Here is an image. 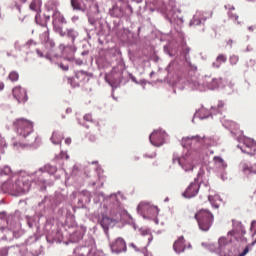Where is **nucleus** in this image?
I'll list each match as a JSON object with an SVG mask.
<instances>
[{
	"label": "nucleus",
	"instance_id": "2",
	"mask_svg": "<svg viewBox=\"0 0 256 256\" xmlns=\"http://www.w3.org/2000/svg\"><path fill=\"white\" fill-rule=\"evenodd\" d=\"M2 189L8 191L13 195H23L31 189V184L25 180L23 177H18L17 179H8L4 184H2Z\"/></svg>",
	"mask_w": 256,
	"mask_h": 256
},
{
	"label": "nucleus",
	"instance_id": "21",
	"mask_svg": "<svg viewBox=\"0 0 256 256\" xmlns=\"http://www.w3.org/2000/svg\"><path fill=\"white\" fill-rule=\"evenodd\" d=\"M51 141L54 145H61V141H63V134L60 132H53Z\"/></svg>",
	"mask_w": 256,
	"mask_h": 256
},
{
	"label": "nucleus",
	"instance_id": "36",
	"mask_svg": "<svg viewBox=\"0 0 256 256\" xmlns=\"http://www.w3.org/2000/svg\"><path fill=\"white\" fill-rule=\"evenodd\" d=\"M57 33H59L60 37H65L67 35V32L63 31V28L61 27L57 29Z\"/></svg>",
	"mask_w": 256,
	"mask_h": 256
},
{
	"label": "nucleus",
	"instance_id": "5",
	"mask_svg": "<svg viewBox=\"0 0 256 256\" xmlns=\"http://www.w3.org/2000/svg\"><path fill=\"white\" fill-rule=\"evenodd\" d=\"M173 249L175 253L181 254L185 253L186 249H191V244L185 241L183 236H180L173 244Z\"/></svg>",
	"mask_w": 256,
	"mask_h": 256
},
{
	"label": "nucleus",
	"instance_id": "1",
	"mask_svg": "<svg viewBox=\"0 0 256 256\" xmlns=\"http://www.w3.org/2000/svg\"><path fill=\"white\" fill-rule=\"evenodd\" d=\"M14 127L17 136L12 139V147L14 149H24V147H31L37 143V133L33 131V122L19 118L14 121Z\"/></svg>",
	"mask_w": 256,
	"mask_h": 256
},
{
	"label": "nucleus",
	"instance_id": "17",
	"mask_svg": "<svg viewBox=\"0 0 256 256\" xmlns=\"http://www.w3.org/2000/svg\"><path fill=\"white\" fill-rule=\"evenodd\" d=\"M112 223L113 219L109 218L108 216H103L102 220L100 221V225L104 231H109V227H111Z\"/></svg>",
	"mask_w": 256,
	"mask_h": 256
},
{
	"label": "nucleus",
	"instance_id": "3",
	"mask_svg": "<svg viewBox=\"0 0 256 256\" xmlns=\"http://www.w3.org/2000/svg\"><path fill=\"white\" fill-rule=\"evenodd\" d=\"M194 217L198 223L200 231H209L213 226V221H215L213 213L206 209L199 210Z\"/></svg>",
	"mask_w": 256,
	"mask_h": 256
},
{
	"label": "nucleus",
	"instance_id": "44",
	"mask_svg": "<svg viewBox=\"0 0 256 256\" xmlns=\"http://www.w3.org/2000/svg\"><path fill=\"white\" fill-rule=\"evenodd\" d=\"M214 209H219V203H217L216 201H214Z\"/></svg>",
	"mask_w": 256,
	"mask_h": 256
},
{
	"label": "nucleus",
	"instance_id": "45",
	"mask_svg": "<svg viewBox=\"0 0 256 256\" xmlns=\"http://www.w3.org/2000/svg\"><path fill=\"white\" fill-rule=\"evenodd\" d=\"M136 161H139V157L135 156L134 158H132V162L135 163Z\"/></svg>",
	"mask_w": 256,
	"mask_h": 256
},
{
	"label": "nucleus",
	"instance_id": "51",
	"mask_svg": "<svg viewBox=\"0 0 256 256\" xmlns=\"http://www.w3.org/2000/svg\"><path fill=\"white\" fill-rule=\"evenodd\" d=\"M63 69H64V71H68L69 67H64Z\"/></svg>",
	"mask_w": 256,
	"mask_h": 256
},
{
	"label": "nucleus",
	"instance_id": "32",
	"mask_svg": "<svg viewBox=\"0 0 256 256\" xmlns=\"http://www.w3.org/2000/svg\"><path fill=\"white\" fill-rule=\"evenodd\" d=\"M230 63H231V65H237V63H239V56L232 55L230 57Z\"/></svg>",
	"mask_w": 256,
	"mask_h": 256
},
{
	"label": "nucleus",
	"instance_id": "4",
	"mask_svg": "<svg viewBox=\"0 0 256 256\" xmlns=\"http://www.w3.org/2000/svg\"><path fill=\"white\" fill-rule=\"evenodd\" d=\"M149 139L154 147H161L165 143V132L163 130H155L151 133Z\"/></svg>",
	"mask_w": 256,
	"mask_h": 256
},
{
	"label": "nucleus",
	"instance_id": "56",
	"mask_svg": "<svg viewBox=\"0 0 256 256\" xmlns=\"http://www.w3.org/2000/svg\"><path fill=\"white\" fill-rule=\"evenodd\" d=\"M93 185H97V183L94 182Z\"/></svg>",
	"mask_w": 256,
	"mask_h": 256
},
{
	"label": "nucleus",
	"instance_id": "37",
	"mask_svg": "<svg viewBox=\"0 0 256 256\" xmlns=\"http://www.w3.org/2000/svg\"><path fill=\"white\" fill-rule=\"evenodd\" d=\"M251 231H253L254 235H256V220H253L251 223Z\"/></svg>",
	"mask_w": 256,
	"mask_h": 256
},
{
	"label": "nucleus",
	"instance_id": "18",
	"mask_svg": "<svg viewBox=\"0 0 256 256\" xmlns=\"http://www.w3.org/2000/svg\"><path fill=\"white\" fill-rule=\"evenodd\" d=\"M52 18L53 23H61L62 25L67 23V20H65V16H63V14H61V12L59 11H55Z\"/></svg>",
	"mask_w": 256,
	"mask_h": 256
},
{
	"label": "nucleus",
	"instance_id": "25",
	"mask_svg": "<svg viewBox=\"0 0 256 256\" xmlns=\"http://www.w3.org/2000/svg\"><path fill=\"white\" fill-rule=\"evenodd\" d=\"M8 79L9 81H11L12 83H16V81H19V72L17 71H11L8 75Z\"/></svg>",
	"mask_w": 256,
	"mask_h": 256
},
{
	"label": "nucleus",
	"instance_id": "54",
	"mask_svg": "<svg viewBox=\"0 0 256 256\" xmlns=\"http://www.w3.org/2000/svg\"><path fill=\"white\" fill-rule=\"evenodd\" d=\"M53 45H55L54 43H51V47H53Z\"/></svg>",
	"mask_w": 256,
	"mask_h": 256
},
{
	"label": "nucleus",
	"instance_id": "57",
	"mask_svg": "<svg viewBox=\"0 0 256 256\" xmlns=\"http://www.w3.org/2000/svg\"><path fill=\"white\" fill-rule=\"evenodd\" d=\"M25 1H27V0H23V3H25Z\"/></svg>",
	"mask_w": 256,
	"mask_h": 256
},
{
	"label": "nucleus",
	"instance_id": "49",
	"mask_svg": "<svg viewBox=\"0 0 256 256\" xmlns=\"http://www.w3.org/2000/svg\"><path fill=\"white\" fill-rule=\"evenodd\" d=\"M127 9L130 11V13H133V8H131V6H128Z\"/></svg>",
	"mask_w": 256,
	"mask_h": 256
},
{
	"label": "nucleus",
	"instance_id": "34",
	"mask_svg": "<svg viewBox=\"0 0 256 256\" xmlns=\"http://www.w3.org/2000/svg\"><path fill=\"white\" fill-rule=\"evenodd\" d=\"M88 140L90 143H95V141H97V136L94 134H88Z\"/></svg>",
	"mask_w": 256,
	"mask_h": 256
},
{
	"label": "nucleus",
	"instance_id": "40",
	"mask_svg": "<svg viewBox=\"0 0 256 256\" xmlns=\"http://www.w3.org/2000/svg\"><path fill=\"white\" fill-rule=\"evenodd\" d=\"M36 53H37V55H39L40 57H44L43 52H41V50L37 49V50H36Z\"/></svg>",
	"mask_w": 256,
	"mask_h": 256
},
{
	"label": "nucleus",
	"instance_id": "12",
	"mask_svg": "<svg viewBox=\"0 0 256 256\" xmlns=\"http://www.w3.org/2000/svg\"><path fill=\"white\" fill-rule=\"evenodd\" d=\"M30 9L31 11H35V21L36 23H39V18L41 17V15H39V13H41V3H39V0H33L30 3Z\"/></svg>",
	"mask_w": 256,
	"mask_h": 256
},
{
	"label": "nucleus",
	"instance_id": "22",
	"mask_svg": "<svg viewBox=\"0 0 256 256\" xmlns=\"http://www.w3.org/2000/svg\"><path fill=\"white\" fill-rule=\"evenodd\" d=\"M112 13L117 18L126 17L125 10L121 7H114Z\"/></svg>",
	"mask_w": 256,
	"mask_h": 256
},
{
	"label": "nucleus",
	"instance_id": "24",
	"mask_svg": "<svg viewBox=\"0 0 256 256\" xmlns=\"http://www.w3.org/2000/svg\"><path fill=\"white\" fill-rule=\"evenodd\" d=\"M148 215H152V217H157L159 215V209L155 206H146Z\"/></svg>",
	"mask_w": 256,
	"mask_h": 256
},
{
	"label": "nucleus",
	"instance_id": "15",
	"mask_svg": "<svg viewBox=\"0 0 256 256\" xmlns=\"http://www.w3.org/2000/svg\"><path fill=\"white\" fill-rule=\"evenodd\" d=\"M207 87L208 89H219V85L223 83V79L221 78H214L211 79L210 81H207Z\"/></svg>",
	"mask_w": 256,
	"mask_h": 256
},
{
	"label": "nucleus",
	"instance_id": "31",
	"mask_svg": "<svg viewBox=\"0 0 256 256\" xmlns=\"http://www.w3.org/2000/svg\"><path fill=\"white\" fill-rule=\"evenodd\" d=\"M227 243H229V241L225 237H221L218 240V245H219L220 249H223V247H225L227 245Z\"/></svg>",
	"mask_w": 256,
	"mask_h": 256
},
{
	"label": "nucleus",
	"instance_id": "53",
	"mask_svg": "<svg viewBox=\"0 0 256 256\" xmlns=\"http://www.w3.org/2000/svg\"><path fill=\"white\" fill-rule=\"evenodd\" d=\"M247 1H250V2H255L256 0H247Z\"/></svg>",
	"mask_w": 256,
	"mask_h": 256
},
{
	"label": "nucleus",
	"instance_id": "14",
	"mask_svg": "<svg viewBox=\"0 0 256 256\" xmlns=\"http://www.w3.org/2000/svg\"><path fill=\"white\" fill-rule=\"evenodd\" d=\"M41 43H49V28L47 24L42 25V33L40 34Z\"/></svg>",
	"mask_w": 256,
	"mask_h": 256
},
{
	"label": "nucleus",
	"instance_id": "7",
	"mask_svg": "<svg viewBox=\"0 0 256 256\" xmlns=\"http://www.w3.org/2000/svg\"><path fill=\"white\" fill-rule=\"evenodd\" d=\"M243 153L247 155H255L256 153V142L251 138H245L242 146Z\"/></svg>",
	"mask_w": 256,
	"mask_h": 256
},
{
	"label": "nucleus",
	"instance_id": "46",
	"mask_svg": "<svg viewBox=\"0 0 256 256\" xmlns=\"http://www.w3.org/2000/svg\"><path fill=\"white\" fill-rule=\"evenodd\" d=\"M209 17H213V12H209V13L207 14V16H206V19H207V18L209 19Z\"/></svg>",
	"mask_w": 256,
	"mask_h": 256
},
{
	"label": "nucleus",
	"instance_id": "28",
	"mask_svg": "<svg viewBox=\"0 0 256 256\" xmlns=\"http://www.w3.org/2000/svg\"><path fill=\"white\" fill-rule=\"evenodd\" d=\"M44 170L47 173H50V175H55V173H57V167L49 165V164L44 166Z\"/></svg>",
	"mask_w": 256,
	"mask_h": 256
},
{
	"label": "nucleus",
	"instance_id": "23",
	"mask_svg": "<svg viewBox=\"0 0 256 256\" xmlns=\"http://www.w3.org/2000/svg\"><path fill=\"white\" fill-rule=\"evenodd\" d=\"M214 162L220 169H227V163L225 162V160H223V158L215 156Z\"/></svg>",
	"mask_w": 256,
	"mask_h": 256
},
{
	"label": "nucleus",
	"instance_id": "26",
	"mask_svg": "<svg viewBox=\"0 0 256 256\" xmlns=\"http://www.w3.org/2000/svg\"><path fill=\"white\" fill-rule=\"evenodd\" d=\"M77 35L79 34L74 29L67 30V37H69L72 40V43H75V39H77Z\"/></svg>",
	"mask_w": 256,
	"mask_h": 256
},
{
	"label": "nucleus",
	"instance_id": "42",
	"mask_svg": "<svg viewBox=\"0 0 256 256\" xmlns=\"http://www.w3.org/2000/svg\"><path fill=\"white\" fill-rule=\"evenodd\" d=\"M65 144L70 145L71 144V138H66L65 139Z\"/></svg>",
	"mask_w": 256,
	"mask_h": 256
},
{
	"label": "nucleus",
	"instance_id": "8",
	"mask_svg": "<svg viewBox=\"0 0 256 256\" xmlns=\"http://www.w3.org/2000/svg\"><path fill=\"white\" fill-rule=\"evenodd\" d=\"M113 253H123L127 251V243L123 238H117L114 242L110 244Z\"/></svg>",
	"mask_w": 256,
	"mask_h": 256
},
{
	"label": "nucleus",
	"instance_id": "39",
	"mask_svg": "<svg viewBox=\"0 0 256 256\" xmlns=\"http://www.w3.org/2000/svg\"><path fill=\"white\" fill-rule=\"evenodd\" d=\"M225 107V104L223 102L218 103V109H223Z\"/></svg>",
	"mask_w": 256,
	"mask_h": 256
},
{
	"label": "nucleus",
	"instance_id": "41",
	"mask_svg": "<svg viewBox=\"0 0 256 256\" xmlns=\"http://www.w3.org/2000/svg\"><path fill=\"white\" fill-rule=\"evenodd\" d=\"M5 89V83L0 82V91H3Z\"/></svg>",
	"mask_w": 256,
	"mask_h": 256
},
{
	"label": "nucleus",
	"instance_id": "43",
	"mask_svg": "<svg viewBox=\"0 0 256 256\" xmlns=\"http://www.w3.org/2000/svg\"><path fill=\"white\" fill-rule=\"evenodd\" d=\"M228 235H231L232 237H237V235L235 234V231L228 232Z\"/></svg>",
	"mask_w": 256,
	"mask_h": 256
},
{
	"label": "nucleus",
	"instance_id": "13",
	"mask_svg": "<svg viewBox=\"0 0 256 256\" xmlns=\"http://www.w3.org/2000/svg\"><path fill=\"white\" fill-rule=\"evenodd\" d=\"M88 0H71L73 9L77 11H85L87 9Z\"/></svg>",
	"mask_w": 256,
	"mask_h": 256
},
{
	"label": "nucleus",
	"instance_id": "10",
	"mask_svg": "<svg viewBox=\"0 0 256 256\" xmlns=\"http://www.w3.org/2000/svg\"><path fill=\"white\" fill-rule=\"evenodd\" d=\"M195 160L191 156H185L179 160V165H182L184 171H193L195 169Z\"/></svg>",
	"mask_w": 256,
	"mask_h": 256
},
{
	"label": "nucleus",
	"instance_id": "48",
	"mask_svg": "<svg viewBox=\"0 0 256 256\" xmlns=\"http://www.w3.org/2000/svg\"><path fill=\"white\" fill-rule=\"evenodd\" d=\"M72 111H73V110H72L71 108H67V109H66V113H72Z\"/></svg>",
	"mask_w": 256,
	"mask_h": 256
},
{
	"label": "nucleus",
	"instance_id": "9",
	"mask_svg": "<svg viewBox=\"0 0 256 256\" xmlns=\"http://www.w3.org/2000/svg\"><path fill=\"white\" fill-rule=\"evenodd\" d=\"M199 187V182L195 179L194 182L190 183L183 195L186 199H191V197H195L199 193Z\"/></svg>",
	"mask_w": 256,
	"mask_h": 256
},
{
	"label": "nucleus",
	"instance_id": "33",
	"mask_svg": "<svg viewBox=\"0 0 256 256\" xmlns=\"http://www.w3.org/2000/svg\"><path fill=\"white\" fill-rule=\"evenodd\" d=\"M84 121H87V123H93V115L91 114L84 115Z\"/></svg>",
	"mask_w": 256,
	"mask_h": 256
},
{
	"label": "nucleus",
	"instance_id": "50",
	"mask_svg": "<svg viewBox=\"0 0 256 256\" xmlns=\"http://www.w3.org/2000/svg\"><path fill=\"white\" fill-rule=\"evenodd\" d=\"M148 241H149V243H151V241H153V237L150 236V238H148Z\"/></svg>",
	"mask_w": 256,
	"mask_h": 256
},
{
	"label": "nucleus",
	"instance_id": "47",
	"mask_svg": "<svg viewBox=\"0 0 256 256\" xmlns=\"http://www.w3.org/2000/svg\"><path fill=\"white\" fill-rule=\"evenodd\" d=\"M145 157H149V159H153L155 157V154H152V155H145Z\"/></svg>",
	"mask_w": 256,
	"mask_h": 256
},
{
	"label": "nucleus",
	"instance_id": "29",
	"mask_svg": "<svg viewBox=\"0 0 256 256\" xmlns=\"http://www.w3.org/2000/svg\"><path fill=\"white\" fill-rule=\"evenodd\" d=\"M216 61L217 63H219V65H216V67L217 69H219V67L221 66V63L227 62V56H225V54H220L217 56Z\"/></svg>",
	"mask_w": 256,
	"mask_h": 256
},
{
	"label": "nucleus",
	"instance_id": "30",
	"mask_svg": "<svg viewBox=\"0 0 256 256\" xmlns=\"http://www.w3.org/2000/svg\"><path fill=\"white\" fill-rule=\"evenodd\" d=\"M0 175H11V167L4 166L2 169H0Z\"/></svg>",
	"mask_w": 256,
	"mask_h": 256
},
{
	"label": "nucleus",
	"instance_id": "16",
	"mask_svg": "<svg viewBox=\"0 0 256 256\" xmlns=\"http://www.w3.org/2000/svg\"><path fill=\"white\" fill-rule=\"evenodd\" d=\"M242 171L243 173H245V175H256V164H253L251 166L243 164Z\"/></svg>",
	"mask_w": 256,
	"mask_h": 256
},
{
	"label": "nucleus",
	"instance_id": "55",
	"mask_svg": "<svg viewBox=\"0 0 256 256\" xmlns=\"http://www.w3.org/2000/svg\"><path fill=\"white\" fill-rule=\"evenodd\" d=\"M101 187H103V182H101Z\"/></svg>",
	"mask_w": 256,
	"mask_h": 256
},
{
	"label": "nucleus",
	"instance_id": "38",
	"mask_svg": "<svg viewBox=\"0 0 256 256\" xmlns=\"http://www.w3.org/2000/svg\"><path fill=\"white\" fill-rule=\"evenodd\" d=\"M129 247H132L134 251H139V248L134 243H130Z\"/></svg>",
	"mask_w": 256,
	"mask_h": 256
},
{
	"label": "nucleus",
	"instance_id": "11",
	"mask_svg": "<svg viewBox=\"0 0 256 256\" xmlns=\"http://www.w3.org/2000/svg\"><path fill=\"white\" fill-rule=\"evenodd\" d=\"M201 142V137L199 136H191V137H184L182 139L183 147H195L197 143Z\"/></svg>",
	"mask_w": 256,
	"mask_h": 256
},
{
	"label": "nucleus",
	"instance_id": "27",
	"mask_svg": "<svg viewBox=\"0 0 256 256\" xmlns=\"http://www.w3.org/2000/svg\"><path fill=\"white\" fill-rule=\"evenodd\" d=\"M228 15L230 19H233L234 21H238L239 15H237V12H235V7L229 8Z\"/></svg>",
	"mask_w": 256,
	"mask_h": 256
},
{
	"label": "nucleus",
	"instance_id": "6",
	"mask_svg": "<svg viewBox=\"0 0 256 256\" xmlns=\"http://www.w3.org/2000/svg\"><path fill=\"white\" fill-rule=\"evenodd\" d=\"M13 97L18 101V103H26L27 97V90L21 86H16L12 90Z\"/></svg>",
	"mask_w": 256,
	"mask_h": 256
},
{
	"label": "nucleus",
	"instance_id": "35",
	"mask_svg": "<svg viewBox=\"0 0 256 256\" xmlns=\"http://www.w3.org/2000/svg\"><path fill=\"white\" fill-rule=\"evenodd\" d=\"M35 45H37V42H35V41H33V40H29L27 43H26V47L28 48V49H30L31 47H35Z\"/></svg>",
	"mask_w": 256,
	"mask_h": 256
},
{
	"label": "nucleus",
	"instance_id": "52",
	"mask_svg": "<svg viewBox=\"0 0 256 256\" xmlns=\"http://www.w3.org/2000/svg\"><path fill=\"white\" fill-rule=\"evenodd\" d=\"M4 253H5V255H4V256H7V251H6V250H4Z\"/></svg>",
	"mask_w": 256,
	"mask_h": 256
},
{
	"label": "nucleus",
	"instance_id": "20",
	"mask_svg": "<svg viewBox=\"0 0 256 256\" xmlns=\"http://www.w3.org/2000/svg\"><path fill=\"white\" fill-rule=\"evenodd\" d=\"M76 79L78 83H87L89 81V75L84 71L76 72Z\"/></svg>",
	"mask_w": 256,
	"mask_h": 256
},
{
	"label": "nucleus",
	"instance_id": "19",
	"mask_svg": "<svg viewBox=\"0 0 256 256\" xmlns=\"http://www.w3.org/2000/svg\"><path fill=\"white\" fill-rule=\"evenodd\" d=\"M76 256H93L87 247H78L74 250Z\"/></svg>",
	"mask_w": 256,
	"mask_h": 256
}]
</instances>
